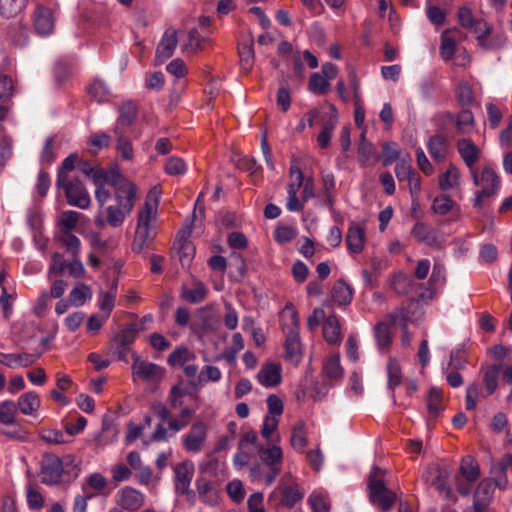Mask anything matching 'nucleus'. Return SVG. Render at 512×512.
I'll use <instances>...</instances> for the list:
<instances>
[{
    "mask_svg": "<svg viewBox=\"0 0 512 512\" xmlns=\"http://www.w3.org/2000/svg\"><path fill=\"white\" fill-rule=\"evenodd\" d=\"M133 363L131 366L133 376L146 382H160L165 369L158 364L143 360L136 352H132Z\"/></svg>",
    "mask_w": 512,
    "mask_h": 512,
    "instance_id": "obj_12",
    "label": "nucleus"
},
{
    "mask_svg": "<svg viewBox=\"0 0 512 512\" xmlns=\"http://www.w3.org/2000/svg\"><path fill=\"white\" fill-rule=\"evenodd\" d=\"M54 137H47L41 150L39 161L42 165H50L56 160Z\"/></svg>",
    "mask_w": 512,
    "mask_h": 512,
    "instance_id": "obj_58",
    "label": "nucleus"
},
{
    "mask_svg": "<svg viewBox=\"0 0 512 512\" xmlns=\"http://www.w3.org/2000/svg\"><path fill=\"white\" fill-rule=\"evenodd\" d=\"M459 473L468 483H474L478 480L480 467L474 457L466 455L462 458Z\"/></svg>",
    "mask_w": 512,
    "mask_h": 512,
    "instance_id": "obj_33",
    "label": "nucleus"
},
{
    "mask_svg": "<svg viewBox=\"0 0 512 512\" xmlns=\"http://www.w3.org/2000/svg\"><path fill=\"white\" fill-rule=\"evenodd\" d=\"M174 489L177 495L186 497V500L194 504L196 493L190 489V484L194 476V464L191 461H183L174 466Z\"/></svg>",
    "mask_w": 512,
    "mask_h": 512,
    "instance_id": "obj_9",
    "label": "nucleus"
},
{
    "mask_svg": "<svg viewBox=\"0 0 512 512\" xmlns=\"http://www.w3.org/2000/svg\"><path fill=\"white\" fill-rule=\"evenodd\" d=\"M387 387L394 391L402 382L401 368L395 359H389L387 364Z\"/></svg>",
    "mask_w": 512,
    "mask_h": 512,
    "instance_id": "obj_50",
    "label": "nucleus"
},
{
    "mask_svg": "<svg viewBox=\"0 0 512 512\" xmlns=\"http://www.w3.org/2000/svg\"><path fill=\"white\" fill-rule=\"evenodd\" d=\"M161 191L155 186L147 194L143 206L138 211L137 226L132 251L141 253L157 235V209Z\"/></svg>",
    "mask_w": 512,
    "mask_h": 512,
    "instance_id": "obj_1",
    "label": "nucleus"
},
{
    "mask_svg": "<svg viewBox=\"0 0 512 512\" xmlns=\"http://www.w3.org/2000/svg\"><path fill=\"white\" fill-rule=\"evenodd\" d=\"M41 483L54 486L69 479V473L64 470L62 459L52 453H45L42 456L40 466Z\"/></svg>",
    "mask_w": 512,
    "mask_h": 512,
    "instance_id": "obj_6",
    "label": "nucleus"
},
{
    "mask_svg": "<svg viewBox=\"0 0 512 512\" xmlns=\"http://www.w3.org/2000/svg\"><path fill=\"white\" fill-rule=\"evenodd\" d=\"M340 324L336 315H330L323 324V337L329 344L340 342Z\"/></svg>",
    "mask_w": 512,
    "mask_h": 512,
    "instance_id": "obj_36",
    "label": "nucleus"
},
{
    "mask_svg": "<svg viewBox=\"0 0 512 512\" xmlns=\"http://www.w3.org/2000/svg\"><path fill=\"white\" fill-rule=\"evenodd\" d=\"M112 187L114 188V197L117 204L106 208V222L111 227L117 228L123 224L125 218L133 210L137 187L121 173H115L114 179H112Z\"/></svg>",
    "mask_w": 512,
    "mask_h": 512,
    "instance_id": "obj_2",
    "label": "nucleus"
},
{
    "mask_svg": "<svg viewBox=\"0 0 512 512\" xmlns=\"http://www.w3.org/2000/svg\"><path fill=\"white\" fill-rule=\"evenodd\" d=\"M16 404L11 400L3 401L0 404V423L11 425L15 423Z\"/></svg>",
    "mask_w": 512,
    "mask_h": 512,
    "instance_id": "obj_56",
    "label": "nucleus"
},
{
    "mask_svg": "<svg viewBox=\"0 0 512 512\" xmlns=\"http://www.w3.org/2000/svg\"><path fill=\"white\" fill-rule=\"evenodd\" d=\"M115 502L125 511L136 512L144 505L145 495L132 486H124L115 494Z\"/></svg>",
    "mask_w": 512,
    "mask_h": 512,
    "instance_id": "obj_15",
    "label": "nucleus"
},
{
    "mask_svg": "<svg viewBox=\"0 0 512 512\" xmlns=\"http://www.w3.org/2000/svg\"><path fill=\"white\" fill-rule=\"evenodd\" d=\"M390 326L391 324L389 321H380L374 326V338L378 349L381 351L388 350L391 346L392 334Z\"/></svg>",
    "mask_w": 512,
    "mask_h": 512,
    "instance_id": "obj_32",
    "label": "nucleus"
},
{
    "mask_svg": "<svg viewBox=\"0 0 512 512\" xmlns=\"http://www.w3.org/2000/svg\"><path fill=\"white\" fill-rule=\"evenodd\" d=\"M115 173H120L119 170H111L109 172L104 171L103 169H94L93 173L89 177H91L93 183L96 188L104 187L106 183L112 186V179H114Z\"/></svg>",
    "mask_w": 512,
    "mask_h": 512,
    "instance_id": "obj_60",
    "label": "nucleus"
},
{
    "mask_svg": "<svg viewBox=\"0 0 512 512\" xmlns=\"http://www.w3.org/2000/svg\"><path fill=\"white\" fill-rule=\"evenodd\" d=\"M91 297L92 290L90 286L85 283H78V285L71 290L69 294V301L72 306L80 307Z\"/></svg>",
    "mask_w": 512,
    "mask_h": 512,
    "instance_id": "obj_44",
    "label": "nucleus"
},
{
    "mask_svg": "<svg viewBox=\"0 0 512 512\" xmlns=\"http://www.w3.org/2000/svg\"><path fill=\"white\" fill-rule=\"evenodd\" d=\"M458 22L461 27L472 29L477 36L479 45L484 48H494L495 45L487 39L490 27L484 19H475L470 8L462 6L457 12Z\"/></svg>",
    "mask_w": 512,
    "mask_h": 512,
    "instance_id": "obj_7",
    "label": "nucleus"
},
{
    "mask_svg": "<svg viewBox=\"0 0 512 512\" xmlns=\"http://www.w3.org/2000/svg\"><path fill=\"white\" fill-rule=\"evenodd\" d=\"M459 177L458 168L453 164H449L447 170L439 176V188L442 191L455 188L459 184Z\"/></svg>",
    "mask_w": 512,
    "mask_h": 512,
    "instance_id": "obj_42",
    "label": "nucleus"
},
{
    "mask_svg": "<svg viewBox=\"0 0 512 512\" xmlns=\"http://www.w3.org/2000/svg\"><path fill=\"white\" fill-rule=\"evenodd\" d=\"M457 151L460 154L462 160L471 170L480 157V149L479 147L473 143L471 139L462 138L457 142Z\"/></svg>",
    "mask_w": 512,
    "mask_h": 512,
    "instance_id": "obj_25",
    "label": "nucleus"
},
{
    "mask_svg": "<svg viewBox=\"0 0 512 512\" xmlns=\"http://www.w3.org/2000/svg\"><path fill=\"white\" fill-rule=\"evenodd\" d=\"M62 245L66 248V251L72 255V257L79 256L80 253V240L70 231H62L60 238Z\"/></svg>",
    "mask_w": 512,
    "mask_h": 512,
    "instance_id": "obj_55",
    "label": "nucleus"
},
{
    "mask_svg": "<svg viewBox=\"0 0 512 512\" xmlns=\"http://www.w3.org/2000/svg\"><path fill=\"white\" fill-rule=\"evenodd\" d=\"M456 128L459 134H468L474 127V116L469 108H462L456 117Z\"/></svg>",
    "mask_w": 512,
    "mask_h": 512,
    "instance_id": "obj_46",
    "label": "nucleus"
},
{
    "mask_svg": "<svg viewBox=\"0 0 512 512\" xmlns=\"http://www.w3.org/2000/svg\"><path fill=\"white\" fill-rule=\"evenodd\" d=\"M455 94L457 102L462 108H469L475 101L473 89L466 81L457 85Z\"/></svg>",
    "mask_w": 512,
    "mask_h": 512,
    "instance_id": "obj_45",
    "label": "nucleus"
},
{
    "mask_svg": "<svg viewBox=\"0 0 512 512\" xmlns=\"http://www.w3.org/2000/svg\"><path fill=\"white\" fill-rule=\"evenodd\" d=\"M331 297L334 303L346 306L352 301L353 289L343 279H339L333 285Z\"/></svg>",
    "mask_w": 512,
    "mask_h": 512,
    "instance_id": "obj_31",
    "label": "nucleus"
},
{
    "mask_svg": "<svg viewBox=\"0 0 512 512\" xmlns=\"http://www.w3.org/2000/svg\"><path fill=\"white\" fill-rule=\"evenodd\" d=\"M89 96L97 102H104L108 97V89L100 80H94L88 87Z\"/></svg>",
    "mask_w": 512,
    "mask_h": 512,
    "instance_id": "obj_63",
    "label": "nucleus"
},
{
    "mask_svg": "<svg viewBox=\"0 0 512 512\" xmlns=\"http://www.w3.org/2000/svg\"><path fill=\"white\" fill-rule=\"evenodd\" d=\"M291 446L293 449L299 453L304 451V448L307 446V437L305 430V422L303 420H297L292 428L291 433Z\"/></svg>",
    "mask_w": 512,
    "mask_h": 512,
    "instance_id": "obj_37",
    "label": "nucleus"
},
{
    "mask_svg": "<svg viewBox=\"0 0 512 512\" xmlns=\"http://www.w3.org/2000/svg\"><path fill=\"white\" fill-rule=\"evenodd\" d=\"M281 379V367L275 363L264 364L257 373V380L264 387H275Z\"/></svg>",
    "mask_w": 512,
    "mask_h": 512,
    "instance_id": "obj_27",
    "label": "nucleus"
},
{
    "mask_svg": "<svg viewBox=\"0 0 512 512\" xmlns=\"http://www.w3.org/2000/svg\"><path fill=\"white\" fill-rule=\"evenodd\" d=\"M357 160L361 167H367L377 160L376 148L371 142H359Z\"/></svg>",
    "mask_w": 512,
    "mask_h": 512,
    "instance_id": "obj_41",
    "label": "nucleus"
},
{
    "mask_svg": "<svg viewBox=\"0 0 512 512\" xmlns=\"http://www.w3.org/2000/svg\"><path fill=\"white\" fill-rule=\"evenodd\" d=\"M345 243L350 254H360L365 247L366 231L363 226L352 222L346 233Z\"/></svg>",
    "mask_w": 512,
    "mask_h": 512,
    "instance_id": "obj_18",
    "label": "nucleus"
},
{
    "mask_svg": "<svg viewBox=\"0 0 512 512\" xmlns=\"http://www.w3.org/2000/svg\"><path fill=\"white\" fill-rule=\"evenodd\" d=\"M60 189L64 190L67 203L81 209L89 207L91 199L84 184L78 179H67L62 184H56Z\"/></svg>",
    "mask_w": 512,
    "mask_h": 512,
    "instance_id": "obj_11",
    "label": "nucleus"
},
{
    "mask_svg": "<svg viewBox=\"0 0 512 512\" xmlns=\"http://www.w3.org/2000/svg\"><path fill=\"white\" fill-rule=\"evenodd\" d=\"M16 406L24 415H31L36 412L40 406V399L36 392L29 391L21 395Z\"/></svg>",
    "mask_w": 512,
    "mask_h": 512,
    "instance_id": "obj_35",
    "label": "nucleus"
},
{
    "mask_svg": "<svg viewBox=\"0 0 512 512\" xmlns=\"http://www.w3.org/2000/svg\"><path fill=\"white\" fill-rule=\"evenodd\" d=\"M216 328L217 321L206 308L198 309V320L190 324V330L199 336L209 332H214Z\"/></svg>",
    "mask_w": 512,
    "mask_h": 512,
    "instance_id": "obj_26",
    "label": "nucleus"
},
{
    "mask_svg": "<svg viewBox=\"0 0 512 512\" xmlns=\"http://www.w3.org/2000/svg\"><path fill=\"white\" fill-rule=\"evenodd\" d=\"M386 318L391 325H398L401 329H406L411 319V314L407 307L401 306L387 314Z\"/></svg>",
    "mask_w": 512,
    "mask_h": 512,
    "instance_id": "obj_49",
    "label": "nucleus"
},
{
    "mask_svg": "<svg viewBox=\"0 0 512 512\" xmlns=\"http://www.w3.org/2000/svg\"><path fill=\"white\" fill-rule=\"evenodd\" d=\"M330 87L329 81L319 73H313L310 76L308 89L312 93L325 94Z\"/></svg>",
    "mask_w": 512,
    "mask_h": 512,
    "instance_id": "obj_57",
    "label": "nucleus"
},
{
    "mask_svg": "<svg viewBox=\"0 0 512 512\" xmlns=\"http://www.w3.org/2000/svg\"><path fill=\"white\" fill-rule=\"evenodd\" d=\"M454 208H457V212L460 211V207L446 194L436 196L431 205L433 213L441 216L453 211Z\"/></svg>",
    "mask_w": 512,
    "mask_h": 512,
    "instance_id": "obj_39",
    "label": "nucleus"
},
{
    "mask_svg": "<svg viewBox=\"0 0 512 512\" xmlns=\"http://www.w3.org/2000/svg\"><path fill=\"white\" fill-rule=\"evenodd\" d=\"M304 497V492L298 487L287 486L282 490L281 504L285 507L292 508L295 504L301 501Z\"/></svg>",
    "mask_w": 512,
    "mask_h": 512,
    "instance_id": "obj_52",
    "label": "nucleus"
},
{
    "mask_svg": "<svg viewBox=\"0 0 512 512\" xmlns=\"http://www.w3.org/2000/svg\"><path fill=\"white\" fill-rule=\"evenodd\" d=\"M208 294V290L203 282H196L194 287L188 288L186 285H182L180 289V297L191 304H198L203 302Z\"/></svg>",
    "mask_w": 512,
    "mask_h": 512,
    "instance_id": "obj_29",
    "label": "nucleus"
},
{
    "mask_svg": "<svg viewBox=\"0 0 512 512\" xmlns=\"http://www.w3.org/2000/svg\"><path fill=\"white\" fill-rule=\"evenodd\" d=\"M116 296L106 291H101L98 298L99 309L104 315L110 317L112 310L114 309Z\"/></svg>",
    "mask_w": 512,
    "mask_h": 512,
    "instance_id": "obj_64",
    "label": "nucleus"
},
{
    "mask_svg": "<svg viewBox=\"0 0 512 512\" xmlns=\"http://www.w3.org/2000/svg\"><path fill=\"white\" fill-rule=\"evenodd\" d=\"M427 149L434 161L442 162L448 153V141L442 135H433L427 142Z\"/></svg>",
    "mask_w": 512,
    "mask_h": 512,
    "instance_id": "obj_28",
    "label": "nucleus"
},
{
    "mask_svg": "<svg viewBox=\"0 0 512 512\" xmlns=\"http://www.w3.org/2000/svg\"><path fill=\"white\" fill-rule=\"evenodd\" d=\"M322 374L328 386L339 385L342 382L344 370L340 364L339 354L332 355L324 361Z\"/></svg>",
    "mask_w": 512,
    "mask_h": 512,
    "instance_id": "obj_19",
    "label": "nucleus"
},
{
    "mask_svg": "<svg viewBox=\"0 0 512 512\" xmlns=\"http://www.w3.org/2000/svg\"><path fill=\"white\" fill-rule=\"evenodd\" d=\"M259 455L262 462L268 466L267 472L263 473V480L266 485H271L281 472L282 449L279 446L261 448Z\"/></svg>",
    "mask_w": 512,
    "mask_h": 512,
    "instance_id": "obj_13",
    "label": "nucleus"
},
{
    "mask_svg": "<svg viewBox=\"0 0 512 512\" xmlns=\"http://www.w3.org/2000/svg\"><path fill=\"white\" fill-rule=\"evenodd\" d=\"M138 108L132 101H126L118 107V118L114 127V132L125 131L137 118Z\"/></svg>",
    "mask_w": 512,
    "mask_h": 512,
    "instance_id": "obj_22",
    "label": "nucleus"
},
{
    "mask_svg": "<svg viewBox=\"0 0 512 512\" xmlns=\"http://www.w3.org/2000/svg\"><path fill=\"white\" fill-rule=\"evenodd\" d=\"M512 465V455H507L503 462L497 464L493 468V473L495 474L493 481V485L498 488L504 490L508 486V479L506 475V469L508 466Z\"/></svg>",
    "mask_w": 512,
    "mask_h": 512,
    "instance_id": "obj_43",
    "label": "nucleus"
},
{
    "mask_svg": "<svg viewBox=\"0 0 512 512\" xmlns=\"http://www.w3.org/2000/svg\"><path fill=\"white\" fill-rule=\"evenodd\" d=\"M450 33H460V31L455 28L446 29L442 32L440 54L446 61L451 60L456 51V39L454 37H449L448 34Z\"/></svg>",
    "mask_w": 512,
    "mask_h": 512,
    "instance_id": "obj_38",
    "label": "nucleus"
},
{
    "mask_svg": "<svg viewBox=\"0 0 512 512\" xmlns=\"http://www.w3.org/2000/svg\"><path fill=\"white\" fill-rule=\"evenodd\" d=\"M12 155L11 139L5 134V128L0 124V166L5 165Z\"/></svg>",
    "mask_w": 512,
    "mask_h": 512,
    "instance_id": "obj_59",
    "label": "nucleus"
},
{
    "mask_svg": "<svg viewBox=\"0 0 512 512\" xmlns=\"http://www.w3.org/2000/svg\"><path fill=\"white\" fill-rule=\"evenodd\" d=\"M150 410L160 421L167 422L169 429L173 432H179L187 427L193 415L192 409L183 407L179 414L180 419H176L161 402H153L150 406Z\"/></svg>",
    "mask_w": 512,
    "mask_h": 512,
    "instance_id": "obj_10",
    "label": "nucleus"
},
{
    "mask_svg": "<svg viewBox=\"0 0 512 512\" xmlns=\"http://www.w3.org/2000/svg\"><path fill=\"white\" fill-rule=\"evenodd\" d=\"M411 235L418 242L433 248H439L443 242L441 233L425 222H416L411 230Z\"/></svg>",
    "mask_w": 512,
    "mask_h": 512,
    "instance_id": "obj_16",
    "label": "nucleus"
},
{
    "mask_svg": "<svg viewBox=\"0 0 512 512\" xmlns=\"http://www.w3.org/2000/svg\"><path fill=\"white\" fill-rule=\"evenodd\" d=\"M427 412L430 419H437L443 412L442 391L438 387H431L426 396Z\"/></svg>",
    "mask_w": 512,
    "mask_h": 512,
    "instance_id": "obj_30",
    "label": "nucleus"
},
{
    "mask_svg": "<svg viewBox=\"0 0 512 512\" xmlns=\"http://www.w3.org/2000/svg\"><path fill=\"white\" fill-rule=\"evenodd\" d=\"M164 171L169 176L183 175L187 171V165L182 158L171 156L166 160Z\"/></svg>",
    "mask_w": 512,
    "mask_h": 512,
    "instance_id": "obj_54",
    "label": "nucleus"
},
{
    "mask_svg": "<svg viewBox=\"0 0 512 512\" xmlns=\"http://www.w3.org/2000/svg\"><path fill=\"white\" fill-rule=\"evenodd\" d=\"M78 160L79 156L77 153H71L63 160L58 169L56 184H62L67 179H70L68 173L77 168Z\"/></svg>",
    "mask_w": 512,
    "mask_h": 512,
    "instance_id": "obj_48",
    "label": "nucleus"
},
{
    "mask_svg": "<svg viewBox=\"0 0 512 512\" xmlns=\"http://www.w3.org/2000/svg\"><path fill=\"white\" fill-rule=\"evenodd\" d=\"M386 471L378 466H374L368 475L367 492L370 503L382 511L391 510L396 501L397 494L389 489L385 482Z\"/></svg>",
    "mask_w": 512,
    "mask_h": 512,
    "instance_id": "obj_3",
    "label": "nucleus"
},
{
    "mask_svg": "<svg viewBox=\"0 0 512 512\" xmlns=\"http://www.w3.org/2000/svg\"><path fill=\"white\" fill-rule=\"evenodd\" d=\"M178 44L177 33L175 30L168 29L162 36L160 43L156 49V61L163 63L170 58Z\"/></svg>",
    "mask_w": 512,
    "mask_h": 512,
    "instance_id": "obj_23",
    "label": "nucleus"
},
{
    "mask_svg": "<svg viewBox=\"0 0 512 512\" xmlns=\"http://www.w3.org/2000/svg\"><path fill=\"white\" fill-rule=\"evenodd\" d=\"M139 328L136 323H130L124 326L120 331L116 332L110 339L113 354L116 355L117 360L128 363V353L134 352L131 346L137 338Z\"/></svg>",
    "mask_w": 512,
    "mask_h": 512,
    "instance_id": "obj_8",
    "label": "nucleus"
},
{
    "mask_svg": "<svg viewBox=\"0 0 512 512\" xmlns=\"http://www.w3.org/2000/svg\"><path fill=\"white\" fill-rule=\"evenodd\" d=\"M413 280L405 273L399 272L392 279V288L399 295H406L410 292Z\"/></svg>",
    "mask_w": 512,
    "mask_h": 512,
    "instance_id": "obj_53",
    "label": "nucleus"
},
{
    "mask_svg": "<svg viewBox=\"0 0 512 512\" xmlns=\"http://www.w3.org/2000/svg\"><path fill=\"white\" fill-rule=\"evenodd\" d=\"M41 354V352L19 354H5L0 352V363L9 368H26L32 366L41 357Z\"/></svg>",
    "mask_w": 512,
    "mask_h": 512,
    "instance_id": "obj_20",
    "label": "nucleus"
},
{
    "mask_svg": "<svg viewBox=\"0 0 512 512\" xmlns=\"http://www.w3.org/2000/svg\"><path fill=\"white\" fill-rule=\"evenodd\" d=\"M116 137V150L121 158L126 161H131L134 158V148L131 141L126 137L125 131L114 132Z\"/></svg>",
    "mask_w": 512,
    "mask_h": 512,
    "instance_id": "obj_40",
    "label": "nucleus"
},
{
    "mask_svg": "<svg viewBox=\"0 0 512 512\" xmlns=\"http://www.w3.org/2000/svg\"><path fill=\"white\" fill-rule=\"evenodd\" d=\"M195 487L199 499L203 504L210 507H215L218 505L219 494L211 481L205 477L200 476L195 480Z\"/></svg>",
    "mask_w": 512,
    "mask_h": 512,
    "instance_id": "obj_21",
    "label": "nucleus"
},
{
    "mask_svg": "<svg viewBox=\"0 0 512 512\" xmlns=\"http://www.w3.org/2000/svg\"><path fill=\"white\" fill-rule=\"evenodd\" d=\"M207 436V425L202 421L193 423L188 434L183 437V447L186 451L197 453L201 450Z\"/></svg>",
    "mask_w": 512,
    "mask_h": 512,
    "instance_id": "obj_17",
    "label": "nucleus"
},
{
    "mask_svg": "<svg viewBox=\"0 0 512 512\" xmlns=\"http://www.w3.org/2000/svg\"><path fill=\"white\" fill-rule=\"evenodd\" d=\"M27 0H0V16L11 19L25 11Z\"/></svg>",
    "mask_w": 512,
    "mask_h": 512,
    "instance_id": "obj_34",
    "label": "nucleus"
},
{
    "mask_svg": "<svg viewBox=\"0 0 512 512\" xmlns=\"http://www.w3.org/2000/svg\"><path fill=\"white\" fill-rule=\"evenodd\" d=\"M41 439L49 444H66L70 443L72 439L65 437L64 433L58 429H46L41 432Z\"/></svg>",
    "mask_w": 512,
    "mask_h": 512,
    "instance_id": "obj_62",
    "label": "nucleus"
},
{
    "mask_svg": "<svg viewBox=\"0 0 512 512\" xmlns=\"http://www.w3.org/2000/svg\"><path fill=\"white\" fill-rule=\"evenodd\" d=\"M480 372L482 374L484 390L480 389V385L476 381L467 385L465 395V408L468 411L474 410L476 408L478 398H487L488 396L495 393L498 387L501 364H492L485 367L482 366Z\"/></svg>",
    "mask_w": 512,
    "mask_h": 512,
    "instance_id": "obj_4",
    "label": "nucleus"
},
{
    "mask_svg": "<svg viewBox=\"0 0 512 512\" xmlns=\"http://www.w3.org/2000/svg\"><path fill=\"white\" fill-rule=\"evenodd\" d=\"M35 33L40 37L50 36L55 28V17L52 10L42 4H37L31 14Z\"/></svg>",
    "mask_w": 512,
    "mask_h": 512,
    "instance_id": "obj_14",
    "label": "nucleus"
},
{
    "mask_svg": "<svg viewBox=\"0 0 512 512\" xmlns=\"http://www.w3.org/2000/svg\"><path fill=\"white\" fill-rule=\"evenodd\" d=\"M285 358L294 365L299 364L302 359L301 341L296 329H290L286 335Z\"/></svg>",
    "mask_w": 512,
    "mask_h": 512,
    "instance_id": "obj_24",
    "label": "nucleus"
},
{
    "mask_svg": "<svg viewBox=\"0 0 512 512\" xmlns=\"http://www.w3.org/2000/svg\"><path fill=\"white\" fill-rule=\"evenodd\" d=\"M474 185H481L482 188L476 192L472 200L473 207L481 209L485 199L495 196L501 186L500 177L491 167H484L481 176L478 175L476 170H471Z\"/></svg>",
    "mask_w": 512,
    "mask_h": 512,
    "instance_id": "obj_5",
    "label": "nucleus"
},
{
    "mask_svg": "<svg viewBox=\"0 0 512 512\" xmlns=\"http://www.w3.org/2000/svg\"><path fill=\"white\" fill-rule=\"evenodd\" d=\"M221 371L218 367L212 365H206L199 374L197 380H190L189 384L197 387L209 381L217 382L221 379Z\"/></svg>",
    "mask_w": 512,
    "mask_h": 512,
    "instance_id": "obj_47",
    "label": "nucleus"
},
{
    "mask_svg": "<svg viewBox=\"0 0 512 512\" xmlns=\"http://www.w3.org/2000/svg\"><path fill=\"white\" fill-rule=\"evenodd\" d=\"M253 40H249L248 42L242 44L239 48V57L241 61V66L249 70L253 64L254 60V47Z\"/></svg>",
    "mask_w": 512,
    "mask_h": 512,
    "instance_id": "obj_61",
    "label": "nucleus"
},
{
    "mask_svg": "<svg viewBox=\"0 0 512 512\" xmlns=\"http://www.w3.org/2000/svg\"><path fill=\"white\" fill-rule=\"evenodd\" d=\"M307 501L311 506L312 512H330L331 503L328 497L322 493L312 492Z\"/></svg>",
    "mask_w": 512,
    "mask_h": 512,
    "instance_id": "obj_51",
    "label": "nucleus"
}]
</instances>
